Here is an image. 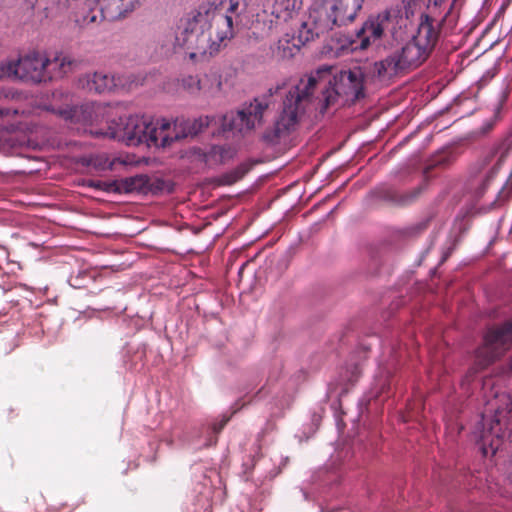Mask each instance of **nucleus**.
Instances as JSON below:
<instances>
[{
	"mask_svg": "<svg viewBox=\"0 0 512 512\" xmlns=\"http://www.w3.org/2000/svg\"><path fill=\"white\" fill-rule=\"evenodd\" d=\"M508 478H509L510 482L512 483V462L509 465Z\"/></svg>",
	"mask_w": 512,
	"mask_h": 512,
	"instance_id": "29",
	"label": "nucleus"
},
{
	"mask_svg": "<svg viewBox=\"0 0 512 512\" xmlns=\"http://www.w3.org/2000/svg\"><path fill=\"white\" fill-rule=\"evenodd\" d=\"M102 135L128 146L146 144L147 147H158L157 127L143 116H121L111 121Z\"/></svg>",
	"mask_w": 512,
	"mask_h": 512,
	"instance_id": "5",
	"label": "nucleus"
},
{
	"mask_svg": "<svg viewBox=\"0 0 512 512\" xmlns=\"http://www.w3.org/2000/svg\"><path fill=\"white\" fill-rule=\"evenodd\" d=\"M306 42L300 41V33L298 36L287 33L271 46L272 57L277 61L289 60L300 51L301 45Z\"/></svg>",
	"mask_w": 512,
	"mask_h": 512,
	"instance_id": "16",
	"label": "nucleus"
},
{
	"mask_svg": "<svg viewBox=\"0 0 512 512\" xmlns=\"http://www.w3.org/2000/svg\"><path fill=\"white\" fill-rule=\"evenodd\" d=\"M145 184L143 176L128 177L119 181H112L109 183L99 182L97 187L103 186V189L107 192L116 193H132L139 191Z\"/></svg>",
	"mask_w": 512,
	"mask_h": 512,
	"instance_id": "19",
	"label": "nucleus"
},
{
	"mask_svg": "<svg viewBox=\"0 0 512 512\" xmlns=\"http://www.w3.org/2000/svg\"><path fill=\"white\" fill-rule=\"evenodd\" d=\"M365 76L361 68L343 70L331 75L330 66H322L302 77L288 90L283 109L273 128L263 138L272 145L280 143L293 133L306 115L314 111L325 113L340 100L354 103L363 98Z\"/></svg>",
	"mask_w": 512,
	"mask_h": 512,
	"instance_id": "1",
	"label": "nucleus"
},
{
	"mask_svg": "<svg viewBox=\"0 0 512 512\" xmlns=\"http://www.w3.org/2000/svg\"><path fill=\"white\" fill-rule=\"evenodd\" d=\"M512 150V131L471 168L474 196L481 198Z\"/></svg>",
	"mask_w": 512,
	"mask_h": 512,
	"instance_id": "6",
	"label": "nucleus"
},
{
	"mask_svg": "<svg viewBox=\"0 0 512 512\" xmlns=\"http://www.w3.org/2000/svg\"><path fill=\"white\" fill-rule=\"evenodd\" d=\"M202 80L204 93L214 95L222 90V76L218 70H210Z\"/></svg>",
	"mask_w": 512,
	"mask_h": 512,
	"instance_id": "20",
	"label": "nucleus"
},
{
	"mask_svg": "<svg viewBox=\"0 0 512 512\" xmlns=\"http://www.w3.org/2000/svg\"><path fill=\"white\" fill-rule=\"evenodd\" d=\"M512 197V173L506 180L496 198L490 203L488 210L498 209L504 206Z\"/></svg>",
	"mask_w": 512,
	"mask_h": 512,
	"instance_id": "21",
	"label": "nucleus"
},
{
	"mask_svg": "<svg viewBox=\"0 0 512 512\" xmlns=\"http://www.w3.org/2000/svg\"><path fill=\"white\" fill-rule=\"evenodd\" d=\"M474 434L485 455L489 450L495 454L500 447L501 439L512 435V409H498L490 419L482 415Z\"/></svg>",
	"mask_w": 512,
	"mask_h": 512,
	"instance_id": "7",
	"label": "nucleus"
},
{
	"mask_svg": "<svg viewBox=\"0 0 512 512\" xmlns=\"http://www.w3.org/2000/svg\"><path fill=\"white\" fill-rule=\"evenodd\" d=\"M18 110L11 108H0V118L15 117L18 115Z\"/></svg>",
	"mask_w": 512,
	"mask_h": 512,
	"instance_id": "26",
	"label": "nucleus"
},
{
	"mask_svg": "<svg viewBox=\"0 0 512 512\" xmlns=\"http://www.w3.org/2000/svg\"><path fill=\"white\" fill-rule=\"evenodd\" d=\"M104 19L118 21L125 19L141 4L140 0H96Z\"/></svg>",
	"mask_w": 512,
	"mask_h": 512,
	"instance_id": "15",
	"label": "nucleus"
},
{
	"mask_svg": "<svg viewBox=\"0 0 512 512\" xmlns=\"http://www.w3.org/2000/svg\"><path fill=\"white\" fill-rule=\"evenodd\" d=\"M248 0H208L180 19L176 44L189 58L212 57L234 37V23L247 11Z\"/></svg>",
	"mask_w": 512,
	"mask_h": 512,
	"instance_id": "2",
	"label": "nucleus"
},
{
	"mask_svg": "<svg viewBox=\"0 0 512 512\" xmlns=\"http://www.w3.org/2000/svg\"><path fill=\"white\" fill-rule=\"evenodd\" d=\"M179 83L189 94L196 95L201 91L203 92V80L197 75H184Z\"/></svg>",
	"mask_w": 512,
	"mask_h": 512,
	"instance_id": "22",
	"label": "nucleus"
},
{
	"mask_svg": "<svg viewBox=\"0 0 512 512\" xmlns=\"http://www.w3.org/2000/svg\"><path fill=\"white\" fill-rule=\"evenodd\" d=\"M269 106V98L264 96L255 98L250 103H245L236 113L230 112L224 115L222 128L224 131L245 133L254 129L260 123L264 111Z\"/></svg>",
	"mask_w": 512,
	"mask_h": 512,
	"instance_id": "9",
	"label": "nucleus"
},
{
	"mask_svg": "<svg viewBox=\"0 0 512 512\" xmlns=\"http://www.w3.org/2000/svg\"><path fill=\"white\" fill-rule=\"evenodd\" d=\"M96 18H97L96 15L93 14V15H90V16L89 15L88 16H83L82 19L77 18L76 22L79 25L83 26V25L95 22Z\"/></svg>",
	"mask_w": 512,
	"mask_h": 512,
	"instance_id": "28",
	"label": "nucleus"
},
{
	"mask_svg": "<svg viewBox=\"0 0 512 512\" xmlns=\"http://www.w3.org/2000/svg\"><path fill=\"white\" fill-rule=\"evenodd\" d=\"M228 421L229 417H224L220 422L214 423L211 427L212 431L215 434H218L219 432H221V430L224 428Z\"/></svg>",
	"mask_w": 512,
	"mask_h": 512,
	"instance_id": "25",
	"label": "nucleus"
},
{
	"mask_svg": "<svg viewBox=\"0 0 512 512\" xmlns=\"http://www.w3.org/2000/svg\"><path fill=\"white\" fill-rule=\"evenodd\" d=\"M356 16L347 0H314L310 8L309 23L300 29V41H311L335 27L352 23Z\"/></svg>",
	"mask_w": 512,
	"mask_h": 512,
	"instance_id": "4",
	"label": "nucleus"
},
{
	"mask_svg": "<svg viewBox=\"0 0 512 512\" xmlns=\"http://www.w3.org/2000/svg\"><path fill=\"white\" fill-rule=\"evenodd\" d=\"M455 24L452 5L441 17L422 14L417 34L400 49L374 62L368 69L371 78L386 82L421 65L435 47L439 37V27L451 29Z\"/></svg>",
	"mask_w": 512,
	"mask_h": 512,
	"instance_id": "3",
	"label": "nucleus"
},
{
	"mask_svg": "<svg viewBox=\"0 0 512 512\" xmlns=\"http://www.w3.org/2000/svg\"><path fill=\"white\" fill-rule=\"evenodd\" d=\"M45 64L47 57L33 51L15 61L1 62L0 79H17L34 84L47 82L50 76L45 72Z\"/></svg>",
	"mask_w": 512,
	"mask_h": 512,
	"instance_id": "8",
	"label": "nucleus"
},
{
	"mask_svg": "<svg viewBox=\"0 0 512 512\" xmlns=\"http://www.w3.org/2000/svg\"><path fill=\"white\" fill-rule=\"evenodd\" d=\"M420 193V189H416L410 193H405L402 195H396L393 197V200L396 201L400 205H407L413 202Z\"/></svg>",
	"mask_w": 512,
	"mask_h": 512,
	"instance_id": "24",
	"label": "nucleus"
},
{
	"mask_svg": "<svg viewBox=\"0 0 512 512\" xmlns=\"http://www.w3.org/2000/svg\"><path fill=\"white\" fill-rule=\"evenodd\" d=\"M424 228H425V224H421L420 229H424Z\"/></svg>",
	"mask_w": 512,
	"mask_h": 512,
	"instance_id": "30",
	"label": "nucleus"
},
{
	"mask_svg": "<svg viewBox=\"0 0 512 512\" xmlns=\"http://www.w3.org/2000/svg\"><path fill=\"white\" fill-rule=\"evenodd\" d=\"M272 3V14L276 15L277 18L281 16L283 12H289L295 8L296 0H268Z\"/></svg>",
	"mask_w": 512,
	"mask_h": 512,
	"instance_id": "23",
	"label": "nucleus"
},
{
	"mask_svg": "<svg viewBox=\"0 0 512 512\" xmlns=\"http://www.w3.org/2000/svg\"><path fill=\"white\" fill-rule=\"evenodd\" d=\"M363 3L364 0H352V3L349 4L351 11L355 14L356 17L358 12L362 9Z\"/></svg>",
	"mask_w": 512,
	"mask_h": 512,
	"instance_id": "27",
	"label": "nucleus"
},
{
	"mask_svg": "<svg viewBox=\"0 0 512 512\" xmlns=\"http://www.w3.org/2000/svg\"><path fill=\"white\" fill-rule=\"evenodd\" d=\"M77 62L67 55H57L53 59L47 58L45 72L48 74V81L60 79L71 73L76 67Z\"/></svg>",
	"mask_w": 512,
	"mask_h": 512,
	"instance_id": "18",
	"label": "nucleus"
},
{
	"mask_svg": "<svg viewBox=\"0 0 512 512\" xmlns=\"http://www.w3.org/2000/svg\"><path fill=\"white\" fill-rule=\"evenodd\" d=\"M486 348L489 350V360L499 357L512 345V319L501 326L488 329L484 337Z\"/></svg>",
	"mask_w": 512,
	"mask_h": 512,
	"instance_id": "13",
	"label": "nucleus"
},
{
	"mask_svg": "<svg viewBox=\"0 0 512 512\" xmlns=\"http://www.w3.org/2000/svg\"><path fill=\"white\" fill-rule=\"evenodd\" d=\"M194 154L206 165L212 167L230 160L234 151L228 146L212 145L209 149L196 148Z\"/></svg>",
	"mask_w": 512,
	"mask_h": 512,
	"instance_id": "17",
	"label": "nucleus"
},
{
	"mask_svg": "<svg viewBox=\"0 0 512 512\" xmlns=\"http://www.w3.org/2000/svg\"><path fill=\"white\" fill-rule=\"evenodd\" d=\"M385 18L380 15L370 16L356 31L355 39L352 41L354 51H365L378 42L383 34V22Z\"/></svg>",
	"mask_w": 512,
	"mask_h": 512,
	"instance_id": "12",
	"label": "nucleus"
},
{
	"mask_svg": "<svg viewBox=\"0 0 512 512\" xmlns=\"http://www.w3.org/2000/svg\"><path fill=\"white\" fill-rule=\"evenodd\" d=\"M209 123L208 116H201L192 122L184 118H176L173 122L162 118V148L176 140L198 135Z\"/></svg>",
	"mask_w": 512,
	"mask_h": 512,
	"instance_id": "11",
	"label": "nucleus"
},
{
	"mask_svg": "<svg viewBox=\"0 0 512 512\" xmlns=\"http://www.w3.org/2000/svg\"><path fill=\"white\" fill-rule=\"evenodd\" d=\"M47 110L69 123L88 124L93 120V107L90 104H72L69 93L56 91L53 93V102Z\"/></svg>",
	"mask_w": 512,
	"mask_h": 512,
	"instance_id": "10",
	"label": "nucleus"
},
{
	"mask_svg": "<svg viewBox=\"0 0 512 512\" xmlns=\"http://www.w3.org/2000/svg\"><path fill=\"white\" fill-rule=\"evenodd\" d=\"M79 85L90 92L103 93L112 91L120 86L123 82L120 77L105 72L88 73L79 79Z\"/></svg>",
	"mask_w": 512,
	"mask_h": 512,
	"instance_id": "14",
	"label": "nucleus"
}]
</instances>
